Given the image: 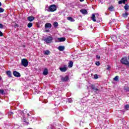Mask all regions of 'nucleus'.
<instances>
[{"instance_id": "obj_39", "label": "nucleus", "mask_w": 129, "mask_h": 129, "mask_svg": "<svg viewBox=\"0 0 129 129\" xmlns=\"http://www.w3.org/2000/svg\"><path fill=\"white\" fill-rule=\"evenodd\" d=\"M68 101L69 102H72V99H69Z\"/></svg>"}, {"instance_id": "obj_43", "label": "nucleus", "mask_w": 129, "mask_h": 129, "mask_svg": "<svg viewBox=\"0 0 129 129\" xmlns=\"http://www.w3.org/2000/svg\"><path fill=\"white\" fill-rule=\"evenodd\" d=\"M2 6V3L0 2V7Z\"/></svg>"}, {"instance_id": "obj_47", "label": "nucleus", "mask_w": 129, "mask_h": 129, "mask_svg": "<svg viewBox=\"0 0 129 129\" xmlns=\"http://www.w3.org/2000/svg\"><path fill=\"white\" fill-rule=\"evenodd\" d=\"M46 32H49V30H47Z\"/></svg>"}, {"instance_id": "obj_48", "label": "nucleus", "mask_w": 129, "mask_h": 129, "mask_svg": "<svg viewBox=\"0 0 129 129\" xmlns=\"http://www.w3.org/2000/svg\"><path fill=\"white\" fill-rule=\"evenodd\" d=\"M0 17H1V15H0Z\"/></svg>"}, {"instance_id": "obj_24", "label": "nucleus", "mask_w": 129, "mask_h": 129, "mask_svg": "<svg viewBox=\"0 0 129 129\" xmlns=\"http://www.w3.org/2000/svg\"><path fill=\"white\" fill-rule=\"evenodd\" d=\"M124 9L125 10V11H127L129 9V6L127 5V4H125V6L124 7Z\"/></svg>"}, {"instance_id": "obj_46", "label": "nucleus", "mask_w": 129, "mask_h": 129, "mask_svg": "<svg viewBox=\"0 0 129 129\" xmlns=\"http://www.w3.org/2000/svg\"><path fill=\"white\" fill-rule=\"evenodd\" d=\"M24 121H25H25H26V119H24Z\"/></svg>"}, {"instance_id": "obj_37", "label": "nucleus", "mask_w": 129, "mask_h": 129, "mask_svg": "<svg viewBox=\"0 0 129 129\" xmlns=\"http://www.w3.org/2000/svg\"><path fill=\"white\" fill-rule=\"evenodd\" d=\"M0 94H4V90H0Z\"/></svg>"}, {"instance_id": "obj_13", "label": "nucleus", "mask_w": 129, "mask_h": 129, "mask_svg": "<svg viewBox=\"0 0 129 129\" xmlns=\"http://www.w3.org/2000/svg\"><path fill=\"white\" fill-rule=\"evenodd\" d=\"M58 49L59 50V51H64V50L65 49V47L64 46H59L58 47Z\"/></svg>"}, {"instance_id": "obj_29", "label": "nucleus", "mask_w": 129, "mask_h": 129, "mask_svg": "<svg viewBox=\"0 0 129 129\" xmlns=\"http://www.w3.org/2000/svg\"><path fill=\"white\" fill-rule=\"evenodd\" d=\"M4 12H5V9L2 8H0V13H4Z\"/></svg>"}, {"instance_id": "obj_7", "label": "nucleus", "mask_w": 129, "mask_h": 129, "mask_svg": "<svg viewBox=\"0 0 129 129\" xmlns=\"http://www.w3.org/2000/svg\"><path fill=\"white\" fill-rule=\"evenodd\" d=\"M13 75L15 77H21V74H20V73H19L17 71H14L13 72Z\"/></svg>"}, {"instance_id": "obj_3", "label": "nucleus", "mask_w": 129, "mask_h": 129, "mask_svg": "<svg viewBox=\"0 0 129 129\" xmlns=\"http://www.w3.org/2000/svg\"><path fill=\"white\" fill-rule=\"evenodd\" d=\"M57 10V7L55 5H52L49 7V12H55Z\"/></svg>"}, {"instance_id": "obj_11", "label": "nucleus", "mask_w": 129, "mask_h": 129, "mask_svg": "<svg viewBox=\"0 0 129 129\" xmlns=\"http://www.w3.org/2000/svg\"><path fill=\"white\" fill-rule=\"evenodd\" d=\"M57 40H58V42H65V41H66V38L64 37L57 38Z\"/></svg>"}, {"instance_id": "obj_34", "label": "nucleus", "mask_w": 129, "mask_h": 129, "mask_svg": "<svg viewBox=\"0 0 129 129\" xmlns=\"http://www.w3.org/2000/svg\"><path fill=\"white\" fill-rule=\"evenodd\" d=\"M96 58H97V60H99V59H100V56H99V55H97Z\"/></svg>"}, {"instance_id": "obj_41", "label": "nucleus", "mask_w": 129, "mask_h": 129, "mask_svg": "<svg viewBox=\"0 0 129 129\" xmlns=\"http://www.w3.org/2000/svg\"><path fill=\"white\" fill-rule=\"evenodd\" d=\"M80 2H81V3H82V2H84V0H80Z\"/></svg>"}, {"instance_id": "obj_2", "label": "nucleus", "mask_w": 129, "mask_h": 129, "mask_svg": "<svg viewBox=\"0 0 129 129\" xmlns=\"http://www.w3.org/2000/svg\"><path fill=\"white\" fill-rule=\"evenodd\" d=\"M121 63H122V64H124V65H126V66H129V61L126 57L122 58L121 59Z\"/></svg>"}, {"instance_id": "obj_28", "label": "nucleus", "mask_w": 129, "mask_h": 129, "mask_svg": "<svg viewBox=\"0 0 129 129\" xmlns=\"http://www.w3.org/2000/svg\"><path fill=\"white\" fill-rule=\"evenodd\" d=\"M13 115H14V113L13 112H10L8 113L9 116H11Z\"/></svg>"}, {"instance_id": "obj_16", "label": "nucleus", "mask_w": 129, "mask_h": 129, "mask_svg": "<svg viewBox=\"0 0 129 129\" xmlns=\"http://www.w3.org/2000/svg\"><path fill=\"white\" fill-rule=\"evenodd\" d=\"M48 69H44L43 72V75L44 76L48 75Z\"/></svg>"}, {"instance_id": "obj_12", "label": "nucleus", "mask_w": 129, "mask_h": 129, "mask_svg": "<svg viewBox=\"0 0 129 129\" xmlns=\"http://www.w3.org/2000/svg\"><path fill=\"white\" fill-rule=\"evenodd\" d=\"M59 70L61 72H66V71H67V68H66V67H64L63 68H59Z\"/></svg>"}, {"instance_id": "obj_40", "label": "nucleus", "mask_w": 129, "mask_h": 129, "mask_svg": "<svg viewBox=\"0 0 129 129\" xmlns=\"http://www.w3.org/2000/svg\"><path fill=\"white\" fill-rule=\"evenodd\" d=\"M14 27H15V28H18V27H19V25L18 24H15L14 25Z\"/></svg>"}, {"instance_id": "obj_20", "label": "nucleus", "mask_w": 129, "mask_h": 129, "mask_svg": "<svg viewBox=\"0 0 129 129\" xmlns=\"http://www.w3.org/2000/svg\"><path fill=\"white\" fill-rule=\"evenodd\" d=\"M69 67L70 68H71L73 67V62L72 61H70L69 62Z\"/></svg>"}, {"instance_id": "obj_31", "label": "nucleus", "mask_w": 129, "mask_h": 129, "mask_svg": "<svg viewBox=\"0 0 129 129\" xmlns=\"http://www.w3.org/2000/svg\"><path fill=\"white\" fill-rule=\"evenodd\" d=\"M94 78L95 79H97L98 78V76L97 75H94Z\"/></svg>"}, {"instance_id": "obj_26", "label": "nucleus", "mask_w": 129, "mask_h": 129, "mask_svg": "<svg viewBox=\"0 0 129 129\" xmlns=\"http://www.w3.org/2000/svg\"><path fill=\"white\" fill-rule=\"evenodd\" d=\"M53 26L55 28H57L58 27V22H55L54 23H53Z\"/></svg>"}, {"instance_id": "obj_18", "label": "nucleus", "mask_w": 129, "mask_h": 129, "mask_svg": "<svg viewBox=\"0 0 129 129\" xmlns=\"http://www.w3.org/2000/svg\"><path fill=\"white\" fill-rule=\"evenodd\" d=\"M125 2H127V0H121L118 2L119 5H121V4H125Z\"/></svg>"}, {"instance_id": "obj_25", "label": "nucleus", "mask_w": 129, "mask_h": 129, "mask_svg": "<svg viewBox=\"0 0 129 129\" xmlns=\"http://www.w3.org/2000/svg\"><path fill=\"white\" fill-rule=\"evenodd\" d=\"M27 27L28 28H32V27H33V23H28Z\"/></svg>"}, {"instance_id": "obj_36", "label": "nucleus", "mask_w": 129, "mask_h": 129, "mask_svg": "<svg viewBox=\"0 0 129 129\" xmlns=\"http://www.w3.org/2000/svg\"><path fill=\"white\" fill-rule=\"evenodd\" d=\"M3 36H4V33L0 31V36L3 37Z\"/></svg>"}, {"instance_id": "obj_9", "label": "nucleus", "mask_w": 129, "mask_h": 129, "mask_svg": "<svg viewBox=\"0 0 129 129\" xmlns=\"http://www.w3.org/2000/svg\"><path fill=\"white\" fill-rule=\"evenodd\" d=\"M90 87L95 91V92H96V91H99V89L96 88L95 87V86L94 85H91Z\"/></svg>"}, {"instance_id": "obj_14", "label": "nucleus", "mask_w": 129, "mask_h": 129, "mask_svg": "<svg viewBox=\"0 0 129 129\" xmlns=\"http://www.w3.org/2000/svg\"><path fill=\"white\" fill-rule=\"evenodd\" d=\"M27 20L28 21H29V22H33V21H34V20H35V18L34 17H28L27 18Z\"/></svg>"}, {"instance_id": "obj_15", "label": "nucleus", "mask_w": 129, "mask_h": 129, "mask_svg": "<svg viewBox=\"0 0 129 129\" xmlns=\"http://www.w3.org/2000/svg\"><path fill=\"white\" fill-rule=\"evenodd\" d=\"M96 19V17H95V14H92L91 17V20L93 22H96V19Z\"/></svg>"}, {"instance_id": "obj_10", "label": "nucleus", "mask_w": 129, "mask_h": 129, "mask_svg": "<svg viewBox=\"0 0 129 129\" xmlns=\"http://www.w3.org/2000/svg\"><path fill=\"white\" fill-rule=\"evenodd\" d=\"M80 13H82L83 15H87V14H88L86 9H81L80 10Z\"/></svg>"}, {"instance_id": "obj_27", "label": "nucleus", "mask_w": 129, "mask_h": 129, "mask_svg": "<svg viewBox=\"0 0 129 129\" xmlns=\"http://www.w3.org/2000/svg\"><path fill=\"white\" fill-rule=\"evenodd\" d=\"M113 80H114V81H118V76H115L113 79Z\"/></svg>"}, {"instance_id": "obj_23", "label": "nucleus", "mask_w": 129, "mask_h": 129, "mask_svg": "<svg viewBox=\"0 0 129 129\" xmlns=\"http://www.w3.org/2000/svg\"><path fill=\"white\" fill-rule=\"evenodd\" d=\"M114 9V8L113 7L111 6L108 8V10H109L110 12H113Z\"/></svg>"}, {"instance_id": "obj_19", "label": "nucleus", "mask_w": 129, "mask_h": 129, "mask_svg": "<svg viewBox=\"0 0 129 129\" xmlns=\"http://www.w3.org/2000/svg\"><path fill=\"white\" fill-rule=\"evenodd\" d=\"M123 18H127V16H128V13H127L126 12H125V13H123L122 15Z\"/></svg>"}, {"instance_id": "obj_44", "label": "nucleus", "mask_w": 129, "mask_h": 129, "mask_svg": "<svg viewBox=\"0 0 129 129\" xmlns=\"http://www.w3.org/2000/svg\"><path fill=\"white\" fill-rule=\"evenodd\" d=\"M27 115H28V116H30V114H27Z\"/></svg>"}, {"instance_id": "obj_17", "label": "nucleus", "mask_w": 129, "mask_h": 129, "mask_svg": "<svg viewBox=\"0 0 129 129\" xmlns=\"http://www.w3.org/2000/svg\"><path fill=\"white\" fill-rule=\"evenodd\" d=\"M6 74L8 75V77H12V72L10 71H8L6 72Z\"/></svg>"}, {"instance_id": "obj_45", "label": "nucleus", "mask_w": 129, "mask_h": 129, "mask_svg": "<svg viewBox=\"0 0 129 129\" xmlns=\"http://www.w3.org/2000/svg\"><path fill=\"white\" fill-rule=\"evenodd\" d=\"M0 80H2V77H0Z\"/></svg>"}, {"instance_id": "obj_32", "label": "nucleus", "mask_w": 129, "mask_h": 129, "mask_svg": "<svg viewBox=\"0 0 129 129\" xmlns=\"http://www.w3.org/2000/svg\"><path fill=\"white\" fill-rule=\"evenodd\" d=\"M124 107L125 109H127L128 108H129V105L128 104L125 105Z\"/></svg>"}, {"instance_id": "obj_6", "label": "nucleus", "mask_w": 129, "mask_h": 129, "mask_svg": "<svg viewBox=\"0 0 129 129\" xmlns=\"http://www.w3.org/2000/svg\"><path fill=\"white\" fill-rule=\"evenodd\" d=\"M60 77H61V80L63 82H66V81H68L69 80V77H68V76H66L64 77L61 76Z\"/></svg>"}, {"instance_id": "obj_38", "label": "nucleus", "mask_w": 129, "mask_h": 129, "mask_svg": "<svg viewBox=\"0 0 129 129\" xmlns=\"http://www.w3.org/2000/svg\"><path fill=\"white\" fill-rule=\"evenodd\" d=\"M4 28V25L0 23V29H3Z\"/></svg>"}, {"instance_id": "obj_8", "label": "nucleus", "mask_w": 129, "mask_h": 129, "mask_svg": "<svg viewBox=\"0 0 129 129\" xmlns=\"http://www.w3.org/2000/svg\"><path fill=\"white\" fill-rule=\"evenodd\" d=\"M45 28L46 29H51V28H52V24H51V23H47L45 25Z\"/></svg>"}, {"instance_id": "obj_1", "label": "nucleus", "mask_w": 129, "mask_h": 129, "mask_svg": "<svg viewBox=\"0 0 129 129\" xmlns=\"http://www.w3.org/2000/svg\"><path fill=\"white\" fill-rule=\"evenodd\" d=\"M43 41H44L46 44H50V43H52V41H53V37L50 36L47 37H45L43 39Z\"/></svg>"}, {"instance_id": "obj_35", "label": "nucleus", "mask_w": 129, "mask_h": 129, "mask_svg": "<svg viewBox=\"0 0 129 129\" xmlns=\"http://www.w3.org/2000/svg\"><path fill=\"white\" fill-rule=\"evenodd\" d=\"M107 70H108V71H109V69H110V66H107Z\"/></svg>"}, {"instance_id": "obj_33", "label": "nucleus", "mask_w": 129, "mask_h": 129, "mask_svg": "<svg viewBox=\"0 0 129 129\" xmlns=\"http://www.w3.org/2000/svg\"><path fill=\"white\" fill-rule=\"evenodd\" d=\"M96 65H97V66H99V65H100V63L99 62V61H96Z\"/></svg>"}, {"instance_id": "obj_22", "label": "nucleus", "mask_w": 129, "mask_h": 129, "mask_svg": "<svg viewBox=\"0 0 129 129\" xmlns=\"http://www.w3.org/2000/svg\"><path fill=\"white\" fill-rule=\"evenodd\" d=\"M44 53V55H50V51L48 50H45Z\"/></svg>"}, {"instance_id": "obj_21", "label": "nucleus", "mask_w": 129, "mask_h": 129, "mask_svg": "<svg viewBox=\"0 0 129 129\" xmlns=\"http://www.w3.org/2000/svg\"><path fill=\"white\" fill-rule=\"evenodd\" d=\"M67 20L70 21V22H75V20L72 18V17H68Z\"/></svg>"}, {"instance_id": "obj_42", "label": "nucleus", "mask_w": 129, "mask_h": 129, "mask_svg": "<svg viewBox=\"0 0 129 129\" xmlns=\"http://www.w3.org/2000/svg\"><path fill=\"white\" fill-rule=\"evenodd\" d=\"M95 16H96V17L97 16V17H98V15L97 14H96V15H95Z\"/></svg>"}, {"instance_id": "obj_4", "label": "nucleus", "mask_w": 129, "mask_h": 129, "mask_svg": "<svg viewBox=\"0 0 129 129\" xmlns=\"http://www.w3.org/2000/svg\"><path fill=\"white\" fill-rule=\"evenodd\" d=\"M21 63L22 66L24 67H27L29 65V62H28V60H27L26 58L22 59Z\"/></svg>"}, {"instance_id": "obj_5", "label": "nucleus", "mask_w": 129, "mask_h": 129, "mask_svg": "<svg viewBox=\"0 0 129 129\" xmlns=\"http://www.w3.org/2000/svg\"><path fill=\"white\" fill-rule=\"evenodd\" d=\"M25 112H27V110L25 109L23 111H19L20 114L18 115L20 116V117H23V118H25Z\"/></svg>"}, {"instance_id": "obj_30", "label": "nucleus", "mask_w": 129, "mask_h": 129, "mask_svg": "<svg viewBox=\"0 0 129 129\" xmlns=\"http://www.w3.org/2000/svg\"><path fill=\"white\" fill-rule=\"evenodd\" d=\"M124 90H125L126 92L129 91V87L124 88Z\"/></svg>"}]
</instances>
